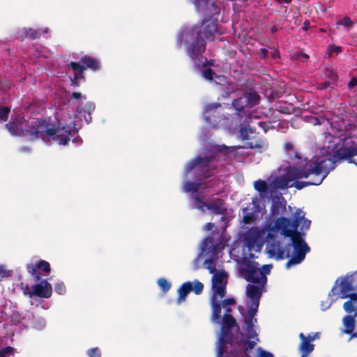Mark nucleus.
Segmentation results:
<instances>
[{
  "mask_svg": "<svg viewBox=\"0 0 357 357\" xmlns=\"http://www.w3.org/2000/svg\"><path fill=\"white\" fill-rule=\"evenodd\" d=\"M184 43L186 47V52L189 57L193 61L195 67L200 72L202 76L208 81H212L215 73L208 67L213 64L212 59L208 60L203 56L206 50V43L202 38L200 30L198 27L188 29L184 31L177 38L178 45Z\"/></svg>",
  "mask_w": 357,
  "mask_h": 357,
  "instance_id": "nucleus-6",
  "label": "nucleus"
},
{
  "mask_svg": "<svg viewBox=\"0 0 357 357\" xmlns=\"http://www.w3.org/2000/svg\"><path fill=\"white\" fill-rule=\"evenodd\" d=\"M243 257H247V256L244 255ZM255 257V254H253L251 252H250V253L248 254V258L250 260H251V259H254Z\"/></svg>",
  "mask_w": 357,
  "mask_h": 357,
  "instance_id": "nucleus-59",
  "label": "nucleus"
},
{
  "mask_svg": "<svg viewBox=\"0 0 357 357\" xmlns=\"http://www.w3.org/2000/svg\"><path fill=\"white\" fill-rule=\"evenodd\" d=\"M356 291H357V271L344 277L338 278L328 293V297L339 294L340 298H349V300L344 303L343 309L347 313H352L357 303V292Z\"/></svg>",
  "mask_w": 357,
  "mask_h": 357,
  "instance_id": "nucleus-8",
  "label": "nucleus"
},
{
  "mask_svg": "<svg viewBox=\"0 0 357 357\" xmlns=\"http://www.w3.org/2000/svg\"><path fill=\"white\" fill-rule=\"evenodd\" d=\"M204 285L202 282L198 280L195 281L194 286H192V290L195 294L199 295L203 291Z\"/></svg>",
  "mask_w": 357,
  "mask_h": 357,
  "instance_id": "nucleus-37",
  "label": "nucleus"
},
{
  "mask_svg": "<svg viewBox=\"0 0 357 357\" xmlns=\"http://www.w3.org/2000/svg\"><path fill=\"white\" fill-rule=\"evenodd\" d=\"M265 231L252 227L246 231L243 237V245L249 252H260L264 243Z\"/></svg>",
  "mask_w": 357,
  "mask_h": 357,
  "instance_id": "nucleus-15",
  "label": "nucleus"
},
{
  "mask_svg": "<svg viewBox=\"0 0 357 357\" xmlns=\"http://www.w3.org/2000/svg\"><path fill=\"white\" fill-rule=\"evenodd\" d=\"M301 227L300 229L301 231H305L308 230L310 229L311 221L308 220L307 218H305V216H303V218H302L301 222H300Z\"/></svg>",
  "mask_w": 357,
  "mask_h": 357,
  "instance_id": "nucleus-39",
  "label": "nucleus"
},
{
  "mask_svg": "<svg viewBox=\"0 0 357 357\" xmlns=\"http://www.w3.org/2000/svg\"><path fill=\"white\" fill-rule=\"evenodd\" d=\"M221 8L218 5H212L211 10L204 14L202 25H195L192 27H187L181 31L178 37L184 31L198 27L200 30L202 38L206 42V39L211 40L214 38L215 34L222 35L224 33L222 27L218 25Z\"/></svg>",
  "mask_w": 357,
  "mask_h": 357,
  "instance_id": "nucleus-11",
  "label": "nucleus"
},
{
  "mask_svg": "<svg viewBox=\"0 0 357 357\" xmlns=\"http://www.w3.org/2000/svg\"><path fill=\"white\" fill-rule=\"evenodd\" d=\"M214 227V224L212 222H208L204 225V229L206 231L212 230Z\"/></svg>",
  "mask_w": 357,
  "mask_h": 357,
  "instance_id": "nucleus-53",
  "label": "nucleus"
},
{
  "mask_svg": "<svg viewBox=\"0 0 357 357\" xmlns=\"http://www.w3.org/2000/svg\"><path fill=\"white\" fill-rule=\"evenodd\" d=\"M77 79H71V84L74 86H79V82H77Z\"/></svg>",
  "mask_w": 357,
  "mask_h": 357,
  "instance_id": "nucleus-56",
  "label": "nucleus"
},
{
  "mask_svg": "<svg viewBox=\"0 0 357 357\" xmlns=\"http://www.w3.org/2000/svg\"><path fill=\"white\" fill-rule=\"evenodd\" d=\"M324 82L319 84V89H326L337 85L338 76L333 70L327 68L322 75Z\"/></svg>",
  "mask_w": 357,
  "mask_h": 357,
  "instance_id": "nucleus-23",
  "label": "nucleus"
},
{
  "mask_svg": "<svg viewBox=\"0 0 357 357\" xmlns=\"http://www.w3.org/2000/svg\"><path fill=\"white\" fill-rule=\"evenodd\" d=\"M31 294L42 298H49L52 294V287L47 280H43L39 283L31 286Z\"/></svg>",
  "mask_w": 357,
  "mask_h": 357,
  "instance_id": "nucleus-21",
  "label": "nucleus"
},
{
  "mask_svg": "<svg viewBox=\"0 0 357 357\" xmlns=\"http://www.w3.org/2000/svg\"><path fill=\"white\" fill-rule=\"evenodd\" d=\"M257 123H258V126L260 128H261L264 130V131L266 132V128H265L266 123L264 122H262V121H259Z\"/></svg>",
  "mask_w": 357,
  "mask_h": 357,
  "instance_id": "nucleus-54",
  "label": "nucleus"
},
{
  "mask_svg": "<svg viewBox=\"0 0 357 357\" xmlns=\"http://www.w3.org/2000/svg\"><path fill=\"white\" fill-rule=\"evenodd\" d=\"M89 357H99L100 356V351L98 348H93L88 351Z\"/></svg>",
  "mask_w": 357,
  "mask_h": 357,
  "instance_id": "nucleus-43",
  "label": "nucleus"
},
{
  "mask_svg": "<svg viewBox=\"0 0 357 357\" xmlns=\"http://www.w3.org/2000/svg\"><path fill=\"white\" fill-rule=\"evenodd\" d=\"M317 165L318 164L316 163L310 169L301 170L291 167L290 164H288L287 166L281 165L278 169L280 172L279 175L275 176H271L268 178L270 185L273 190H284L291 188V181L296 179L307 178L312 172L319 173V167Z\"/></svg>",
  "mask_w": 357,
  "mask_h": 357,
  "instance_id": "nucleus-9",
  "label": "nucleus"
},
{
  "mask_svg": "<svg viewBox=\"0 0 357 357\" xmlns=\"http://www.w3.org/2000/svg\"><path fill=\"white\" fill-rule=\"evenodd\" d=\"M49 29L45 28L43 32L41 30H34L32 29H29V30H26L24 32L25 37L29 38L31 40L36 39L39 38L42 33H48Z\"/></svg>",
  "mask_w": 357,
  "mask_h": 357,
  "instance_id": "nucleus-32",
  "label": "nucleus"
},
{
  "mask_svg": "<svg viewBox=\"0 0 357 357\" xmlns=\"http://www.w3.org/2000/svg\"><path fill=\"white\" fill-rule=\"evenodd\" d=\"M309 24L310 23H309L308 21L304 22V26H303V29L304 30H307V26L309 25Z\"/></svg>",
  "mask_w": 357,
  "mask_h": 357,
  "instance_id": "nucleus-62",
  "label": "nucleus"
},
{
  "mask_svg": "<svg viewBox=\"0 0 357 357\" xmlns=\"http://www.w3.org/2000/svg\"><path fill=\"white\" fill-rule=\"evenodd\" d=\"M71 96H72L73 98L76 99V100L80 99V98H83L84 100L86 99V96L82 95V93H79V92H73L72 93Z\"/></svg>",
  "mask_w": 357,
  "mask_h": 357,
  "instance_id": "nucleus-51",
  "label": "nucleus"
},
{
  "mask_svg": "<svg viewBox=\"0 0 357 357\" xmlns=\"http://www.w3.org/2000/svg\"><path fill=\"white\" fill-rule=\"evenodd\" d=\"M209 255V258L206 259L204 265L210 273L214 274L218 271L216 270V245L212 236H206L202 241L200 247V252L195 259V262H197L202 255Z\"/></svg>",
  "mask_w": 357,
  "mask_h": 357,
  "instance_id": "nucleus-14",
  "label": "nucleus"
},
{
  "mask_svg": "<svg viewBox=\"0 0 357 357\" xmlns=\"http://www.w3.org/2000/svg\"><path fill=\"white\" fill-rule=\"evenodd\" d=\"M232 107L236 111L235 118L241 121L243 116H245V119L244 120L245 122H248L247 121L248 118H249L247 115L246 111L245 110V107L247 106L244 97H240L236 99H234L231 103Z\"/></svg>",
  "mask_w": 357,
  "mask_h": 357,
  "instance_id": "nucleus-24",
  "label": "nucleus"
},
{
  "mask_svg": "<svg viewBox=\"0 0 357 357\" xmlns=\"http://www.w3.org/2000/svg\"><path fill=\"white\" fill-rule=\"evenodd\" d=\"M12 271L6 270L3 265H0V275L1 278L11 276Z\"/></svg>",
  "mask_w": 357,
  "mask_h": 357,
  "instance_id": "nucleus-45",
  "label": "nucleus"
},
{
  "mask_svg": "<svg viewBox=\"0 0 357 357\" xmlns=\"http://www.w3.org/2000/svg\"><path fill=\"white\" fill-rule=\"evenodd\" d=\"M248 147L250 149H261L264 147V145H261V144L256 142H248L247 143Z\"/></svg>",
  "mask_w": 357,
  "mask_h": 357,
  "instance_id": "nucleus-49",
  "label": "nucleus"
},
{
  "mask_svg": "<svg viewBox=\"0 0 357 357\" xmlns=\"http://www.w3.org/2000/svg\"><path fill=\"white\" fill-rule=\"evenodd\" d=\"M343 51V49L341 46L335 45L334 44L328 45V52L335 53L337 54L342 53Z\"/></svg>",
  "mask_w": 357,
  "mask_h": 357,
  "instance_id": "nucleus-38",
  "label": "nucleus"
},
{
  "mask_svg": "<svg viewBox=\"0 0 357 357\" xmlns=\"http://www.w3.org/2000/svg\"><path fill=\"white\" fill-rule=\"evenodd\" d=\"M277 2L281 3H284L286 4H290L292 1V0H276Z\"/></svg>",
  "mask_w": 357,
  "mask_h": 357,
  "instance_id": "nucleus-57",
  "label": "nucleus"
},
{
  "mask_svg": "<svg viewBox=\"0 0 357 357\" xmlns=\"http://www.w3.org/2000/svg\"><path fill=\"white\" fill-rule=\"evenodd\" d=\"M240 135L243 139H248L249 138L248 132L254 133L252 129L249 125L245 124L244 126L240 125Z\"/></svg>",
  "mask_w": 357,
  "mask_h": 357,
  "instance_id": "nucleus-33",
  "label": "nucleus"
},
{
  "mask_svg": "<svg viewBox=\"0 0 357 357\" xmlns=\"http://www.w3.org/2000/svg\"><path fill=\"white\" fill-rule=\"evenodd\" d=\"M355 86H357V78L353 77L348 83V89L351 90Z\"/></svg>",
  "mask_w": 357,
  "mask_h": 357,
  "instance_id": "nucleus-50",
  "label": "nucleus"
},
{
  "mask_svg": "<svg viewBox=\"0 0 357 357\" xmlns=\"http://www.w3.org/2000/svg\"><path fill=\"white\" fill-rule=\"evenodd\" d=\"M305 235L304 231H292L291 235L284 236V238H288L287 242L284 243L278 241L271 231H268L266 236V250L268 257L277 260L289 258L285 265L287 268L301 264L304 261L306 254L310 252V248L304 239Z\"/></svg>",
  "mask_w": 357,
  "mask_h": 357,
  "instance_id": "nucleus-3",
  "label": "nucleus"
},
{
  "mask_svg": "<svg viewBox=\"0 0 357 357\" xmlns=\"http://www.w3.org/2000/svg\"><path fill=\"white\" fill-rule=\"evenodd\" d=\"M31 291H32L31 286L26 285L23 288L24 294L28 296L30 298H32L33 296V294H31Z\"/></svg>",
  "mask_w": 357,
  "mask_h": 357,
  "instance_id": "nucleus-46",
  "label": "nucleus"
},
{
  "mask_svg": "<svg viewBox=\"0 0 357 357\" xmlns=\"http://www.w3.org/2000/svg\"><path fill=\"white\" fill-rule=\"evenodd\" d=\"M27 271L34 277V280L38 282L41 278V275H46L50 273V265L45 260H40L35 264L26 265Z\"/></svg>",
  "mask_w": 357,
  "mask_h": 357,
  "instance_id": "nucleus-18",
  "label": "nucleus"
},
{
  "mask_svg": "<svg viewBox=\"0 0 357 357\" xmlns=\"http://www.w3.org/2000/svg\"><path fill=\"white\" fill-rule=\"evenodd\" d=\"M220 298L219 301L220 312L217 318L213 317V307L211 306L212 313L211 320L213 323L221 325V332L218 335V340L217 343V356L216 357H224L223 354L225 352V347L227 344H229L231 347L237 346L238 348L243 351L242 345L241 344V338L236 336L235 340L234 339L233 335L231 332V329L236 328L238 330L240 329L236 319L231 314V309L229 306L222 307L224 309V314L221 316L222 307L220 305ZM241 332L238 333L240 334Z\"/></svg>",
  "mask_w": 357,
  "mask_h": 357,
  "instance_id": "nucleus-7",
  "label": "nucleus"
},
{
  "mask_svg": "<svg viewBox=\"0 0 357 357\" xmlns=\"http://www.w3.org/2000/svg\"><path fill=\"white\" fill-rule=\"evenodd\" d=\"M6 127L13 135H20L22 133L30 140L41 139L45 142L52 141L59 145H66L70 140V130L65 129L64 127L54 128L45 119H30L24 129L22 125L14 121L6 123Z\"/></svg>",
  "mask_w": 357,
  "mask_h": 357,
  "instance_id": "nucleus-5",
  "label": "nucleus"
},
{
  "mask_svg": "<svg viewBox=\"0 0 357 357\" xmlns=\"http://www.w3.org/2000/svg\"><path fill=\"white\" fill-rule=\"evenodd\" d=\"M271 57L273 59L275 60L280 57V54L277 48H271Z\"/></svg>",
  "mask_w": 357,
  "mask_h": 357,
  "instance_id": "nucleus-47",
  "label": "nucleus"
},
{
  "mask_svg": "<svg viewBox=\"0 0 357 357\" xmlns=\"http://www.w3.org/2000/svg\"><path fill=\"white\" fill-rule=\"evenodd\" d=\"M212 295L210 299L211 305L213 307V317L217 318L220 312L218 296L222 299L226 294L227 274L225 271L217 272L212 276Z\"/></svg>",
  "mask_w": 357,
  "mask_h": 357,
  "instance_id": "nucleus-12",
  "label": "nucleus"
},
{
  "mask_svg": "<svg viewBox=\"0 0 357 357\" xmlns=\"http://www.w3.org/2000/svg\"><path fill=\"white\" fill-rule=\"evenodd\" d=\"M192 290V283L190 282H185L178 289V296L177 303L180 304L182 301L185 300L188 294Z\"/></svg>",
  "mask_w": 357,
  "mask_h": 357,
  "instance_id": "nucleus-28",
  "label": "nucleus"
},
{
  "mask_svg": "<svg viewBox=\"0 0 357 357\" xmlns=\"http://www.w3.org/2000/svg\"><path fill=\"white\" fill-rule=\"evenodd\" d=\"M259 53L261 59L266 60L268 58V51L266 48H261Z\"/></svg>",
  "mask_w": 357,
  "mask_h": 357,
  "instance_id": "nucleus-48",
  "label": "nucleus"
},
{
  "mask_svg": "<svg viewBox=\"0 0 357 357\" xmlns=\"http://www.w3.org/2000/svg\"><path fill=\"white\" fill-rule=\"evenodd\" d=\"M348 314H349L344 316L342 319V324L344 327L343 333L345 334H349L354 331L355 327V318L356 317L354 316V314L353 315L350 314L351 313Z\"/></svg>",
  "mask_w": 357,
  "mask_h": 357,
  "instance_id": "nucleus-29",
  "label": "nucleus"
},
{
  "mask_svg": "<svg viewBox=\"0 0 357 357\" xmlns=\"http://www.w3.org/2000/svg\"><path fill=\"white\" fill-rule=\"evenodd\" d=\"M271 201L270 218L275 221L286 211V201L281 195H274Z\"/></svg>",
  "mask_w": 357,
  "mask_h": 357,
  "instance_id": "nucleus-20",
  "label": "nucleus"
},
{
  "mask_svg": "<svg viewBox=\"0 0 357 357\" xmlns=\"http://www.w3.org/2000/svg\"><path fill=\"white\" fill-rule=\"evenodd\" d=\"M336 299L331 298V301H322L321 303V308L323 311L328 309L332 303L335 301Z\"/></svg>",
  "mask_w": 357,
  "mask_h": 357,
  "instance_id": "nucleus-44",
  "label": "nucleus"
},
{
  "mask_svg": "<svg viewBox=\"0 0 357 357\" xmlns=\"http://www.w3.org/2000/svg\"><path fill=\"white\" fill-rule=\"evenodd\" d=\"M15 355V349L7 346L0 349V357H10Z\"/></svg>",
  "mask_w": 357,
  "mask_h": 357,
  "instance_id": "nucleus-35",
  "label": "nucleus"
},
{
  "mask_svg": "<svg viewBox=\"0 0 357 357\" xmlns=\"http://www.w3.org/2000/svg\"><path fill=\"white\" fill-rule=\"evenodd\" d=\"M270 31H271V33L274 34V33H275L278 31V28L277 27L276 25H273V26H271Z\"/></svg>",
  "mask_w": 357,
  "mask_h": 357,
  "instance_id": "nucleus-55",
  "label": "nucleus"
},
{
  "mask_svg": "<svg viewBox=\"0 0 357 357\" xmlns=\"http://www.w3.org/2000/svg\"><path fill=\"white\" fill-rule=\"evenodd\" d=\"M10 108L8 107H0V120L6 121L8 119Z\"/></svg>",
  "mask_w": 357,
  "mask_h": 357,
  "instance_id": "nucleus-36",
  "label": "nucleus"
},
{
  "mask_svg": "<svg viewBox=\"0 0 357 357\" xmlns=\"http://www.w3.org/2000/svg\"><path fill=\"white\" fill-rule=\"evenodd\" d=\"M284 150L287 156V160L282 165L287 166L290 164L291 167H298L304 165L306 160H309L307 158H303L301 153L294 148L292 143L287 142L284 144Z\"/></svg>",
  "mask_w": 357,
  "mask_h": 357,
  "instance_id": "nucleus-17",
  "label": "nucleus"
},
{
  "mask_svg": "<svg viewBox=\"0 0 357 357\" xmlns=\"http://www.w3.org/2000/svg\"><path fill=\"white\" fill-rule=\"evenodd\" d=\"M236 150L234 146L225 144H210L204 155H198L188 162L184 170L185 181L182 191L189 195V206L204 213L211 210L214 215H222L225 218L226 208L223 201L207 204L201 188H215L219 186L222 177L229 172L226 160Z\"/></svg>",
  "mask_w": 357,
  "mask_h": 357,
  "instance_id": "nucleus-1",
  "label": "nucleus"
},
{
  "mask_svg": "<svg viewBox=\"0 0 357 357\" xmlns=\"http://www.w3.org/2000/svg\"><path fill=\"white\" fill-rule=\"evenodd\" d=\"M305 215V213L303 210L298 208L296 211L294 215V218L291 220L289 218L283 216L278 218L275 220L274 225L269 229V231H271V233L273 231L280 232L282 236H289L292 234V231L298 230L300 222H301V220L303 218Z\"/></svg>",
  "mask_w": 357,
  "mask_h": 357,
  "instance_id": "nucleus-13",
  "label": "nucleus"
},
{
  "mask_svg": "<svg viewBox=\"0 0 357 357\" xmlns=\"http://www.w3.org/2000/svg\"><path fill=\"white\" fill-rule=\"evenodd\" d=\"M255 189L259 193L260 196L268 197L272 192L271 188L266 181L259 179L255 182Z\"/></svg>",
  "mask_w": 357,
  "mask_h": 357,
  "instance_id": "nucleus-27",
  "label": "nucleus"
},
{
  "mask_svg": "<svg viewBox=\"0 0 357 357\" xmlns=\"http://www.w3.org/2000/svg\"><path fill=\"white\" fill-rule=\"evenodd\" d=\"M335 25L343 26L344 31L349 32L353 29L354 22L349 16H344L335 22Z\"/></svg>",
  "mask_w": 357,
  "mask_h": 357,
  "instance_id": "nucleus-31",
  "label": "nucleus"
},
{
  "mask_svg": "<svg viewBox=\"0 0 357 357\" xmlns=\"http://www.w3.org/2000/svg\"><path fill=\"white\" fill-rule=\"evenodd\" d=\"M266 285L261 284H248L246 286V296L248 301L247 315L245 317L244 324L241 326L240 335L242 336L241 344L245 357H250V352L255 345L260 342L257 332V319L256 317L259 301L263 292H266Z\"/></svg>",
  "mask_w": 357,
  "mask_h": 357,
  "instance_id": "nucleus-4",
  "label": "nucleus"
},
{
  "mask_svg": "<svg viewBox=\"0 0 357 357\" xmlns=\"http://www.w3.org/2000/svg\"><path fill=\"white\" fill-rule=\"evenodd\" d=\"M158 284L161 288L164 293L168 291L171 287V282L167 281L164 278H160L158 280Z\"/></svg>",
  "mask_w": 357,
  "mask_h": 357,
  "instance_id": "nucleus-34",
  "label": "nucleus"
},
{
  "mask_svg": "<svg viewBox=\"0 0 357 357\" xmlns=\"http://www.w3.org/2000/svg\"><path fill=\"white\" fill-rule=\"evenodd\" d=\"M239 265L238 272L247 282L253 284L266 285L267 277L273 267L271 264H265L259 268L258 262L250 260L248 257H242L237 261Z\"/></svg>",
  "mask_w": 357,
  "mask_h": 357,
  "instance_id": "nucleus-10",
  "label": "nucleus"
},
{
  "mask_svg": "<svg viewBox=\"0 0 357 357\" xmlns=\"http://www.w3.org/2000/svg\"><path fill=\"white\" fill-rule=\"evenodd\" d=\"M299 337L301 340V343L299 346L301 357H305L314 350V346L310 343L311 341L314 340V338H307L302 333L299 334Z\"/></svg>",
  "mask_w": 357,
  "mask_h": 357,
  "instance_id": "nucleus-25",
  "label": "nucleus"
},
{
  "mask_svg": "<svg viewBox=\"0 0 357 357\" xmlns=\"http://www.w3.org/2000/svg\"><path fill=\"white\" fill-rule=\"evenodd\" d=\"M255 357H274V355L259 347L257 348V354Z\"/></svg>",
  "mask_w": 357,
  "mask_h": 357,
  "instance_id": "nucleus-40",
  "label": "nucleus"
},
{
  "mask_svg": "<svg viewBox=\"0 0 357 357\" xmlns=\"http://www.w3.org/2000/svg\"><path fill=\"white\" fill-rule=\"evenodd\" d=\"M252 208L245 207L243 209V220L245 223L250 221H254L257 216V213L261 211L260 206V200L257 197H255L252 199Z\"/></svg>",
  "mask_w": 357,
  "mask_h": 357,
  "instance_id": "nucleus-22",
  "label": "nucleus"
},
{
  "mask_svg": "<svg viewBox=\"0 0 357 357\" xmlns=\"http://www.w3.org/2000/svg\"><path fill=\"white\" fill-rule=\"evenodd\" d=\"M220 305L222 307H225L227 306L230 307L231 305H234L236 303L235 299L234 298H225L222 301H220Z\"/></svg>",
  "mask_w": 357,
  "mask_h": 357,
  "instance_id": "nucleus-41",
  "label": "nucleus"
},
{
  "mask_svg": "<svg viewBox=\"0 0 357 357\" xmlns=\"http://www.w3.org/2000/svg\"><path fill=\"white\" fill-rule=\"evenodd\" d=\"M238 310L240 314H241L242 317L243 318V321L242 323V325H243L244 324L245 317L247 315V312L245 313V308H244V307H243L241 305L238 306Z\"/></svg>",
  "mask_w": 357,
  "mask_h": 357,
  "instance_id": "nucleus-52",
  "label": "nucleus"
},
{
  "mask_svg": "<svg viewBox=\"0 0 357 357\" xmlns=\"http://www.w3.org/2000/svg\"><path fill=\"white\" fill-rule=\"evenodd\" d=\"M220 103H211L206 105L204 109V119L209 125H211L213 128L220 122L221 116L218 112V108L220 107Z\"/></svg>",
  "mask_w": 357,
  "mask_h": 357,
  "instance_id": "nucleus-19",
  "label": "nucleus"
},
{
  "mask_svg": "<svg viewBox=\"0 0 357 357\" xmlns=\"http://www.w3.org/2000/svg\"><path fill=\"white\" fill-rule=\"evenodd\" d=\"M319 31L321 32V33H324L327 32L326 29H324V28H320L319 29Z\"/></svg>",
  "mask_w": 357,
  "mask_h": 357,
  "instance_id": "nucleus-64",
  "label": "nucleus"
},
{
  "mask_svg": "<svg viewBox=\"0 0 357 357\" xmlns=\"http://www.w3.org/2000/svg\"><path fill=\"white\" fill-rule=\"evenodd\" d=\"M82 142V139L79 137H75L73 139V142L74 143H79Z\"/></svg>",
  "mask_w": 357,
  "mask_h": 357,
  "instance_id": "nucleus-61",
  "label": "nucleus"
},
{
  "mask_svg": "<svg viewBox=\"0 0 357 357\" xmlns=\"http://www.w3.org/2000/svg\"><path fill=\"white\" fill-rule=\"evenodd\" d=\"M193 3L197 12L204 14L211 10L212 5H216L211 0H194Z\"/></svg>",
  "mask_w": 357,
  "mask_h": 357,
  "instance_id": "nucleus-26",
  "label": "nucleus"
},
{
  "mask_svg": "<svg viewBox=\"0 0 357 357\" xmlns=\"http://www.w3.org/2000/svg\"><path fill=\"white\" fill-rule=\"evenodd\" d=\"M246 105L249 107H252L258 105L260 97L255 91L245 93L243 96Z\"/></svg>",
  "mask_w": 357,
  "mask_h": 357,
  "instance_id": "nucleus-30",
  "label": "nucleus"
},
{
  "mask_svg": "<svg viewBox=\"0 0 357 357\" xmlns=\"http://www.w3.org/2000/svg\"><path fill=\"white\" fill-rule=\"evenodd\" d=\"M54 289L59 294H63L66 291V287L63 283H57L54 287Z\"/></svg>",
  "mask_w": 357,
  "mask_h": 357,
  "instance_id": "nucleus-42",
  "label": "nucleus"
},
{
  "mask_svg": "<svg viewBox=\"0 0 357 357\" xmlns=\"http://www.w3.org/2000/svg\"><path fill=\"white\" fill-rule=\"evenodd\" d=\"M80 62L82 64H79L77 62H70V66L75 71V79L83 78L84 70L86 68L96 70L99 69L100 67L99 62L96 59L88 56H82L81 58Z\"/></svg>",
  "mask_w": 357,
  "mask_h": 357,
  "instance_id": "nucleus-16",
  "label": "nucleus"
},
{
  "mask_svg": "<svg viewBox=\"0 0 357 357\" xmlns=\"http://www.w3.org/2000/svg\"><path fill=\"white\" fill-rule=\"evenodd\" d=\"M306 121L314 126L330 125L324 135V145L319 149L310 160H306L304 165L294 167L298 169H308L316 163L319 167V172H312L310 174L315 176V178L310 181H299L296 179L291 181V188L294 187L297 190H301L309 185H319L333 171L337 164L343 159H347L349 162L351 156L357 155V125L348 124L343 130L340 125L333 126L329 119L322 115L306 116Z\"/></svg>",
  "mask_w": 357,
  "mask_h": 357,
  "instance_id": "nucleus-2",
  "label": "nucleus"
},
{
  "mask_svg": "<svg viewBox=\"0 0 357 357\" xmlns=\"http://www.w3.org/2000/svg\"><path fill=\"white\" fill-rule=\"evenodd\" d=\"M332 54L333 53L332 52H328V47L326 48V54H325V57L328 59H331V56H332Z\"/></svg>",
  "mask_w": 357,
  "mask_h": 357,
  "instance_id": "nucleus-58",
  "label": "nucleus"
},
{
  "mask_svg": "<svg viewBox=\"0 0 357 357\" xmlns=\"http://www.w3.org/2000/svg\"><path fill=\"white\" fill-rule=\"evenodd\" d=\"M349 335H351L350 337V340L352 339V338H357V332H354V331L349 333Z\"/></svg>",
  "mask_w": 357,
  "mask_h": 357,
  "instance_id": "nucleus-60",
  "label": "nucleus"
},
{
  "mask_svg": "<svg viewBox=\"0 0 357 357\" xmlns=\"http://www.w3.org/2000/svg\"><path fill=\"white\" fill-rule=\"evenodd\" d=\"M208 129H207V128H204V129L202 130V135H207V133H208Z\"/></svg>",
  "mask_w": 357,
  "mask_h": 357,
  "instance_id": "nucleus-63",
  "label": "nucleus"
}]
</instances>
